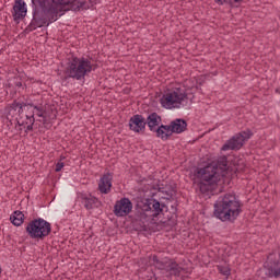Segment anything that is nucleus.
I'll list each match as a JSON object with an SVG mask.
<instances>
[{
	"label": "nucleus",
	"mask_w": 280,
	"mask_h": 280,
	"mask_svg": "<svg viewBox=\"0 0 280 280\" xmlns=\"http://www.w3.org/2000/svg\"><path fill=\"white\" fill-rule=\"evenodd\" d=\"M69 0H32L33 19L28 25L30 32L38 27H49L50 23L58 21V10L67 5Z\"/></svg>",
	"instance_id": "obj_1"
},
{
	"label": "nucleus",
	"mask_w": 280,
	"mask_h": 280,
	"mask_svg": "<svg viewBox=\"0 0 280 280\" xmlns=\"http://www.w3.org/2000/svg\"><path fill=\"white\" fill-rule=\"evenodd\" d=\"M213 215L221 222H235L242 213V203L237 200L235 194H225L220 196L214 202Z\"/></svg>",
	"instance_id": "obj_2"
},
{
	"label": "nucleus",
	"mask_w": 280,
	"mask_h": 280,
	"mask_svg": "<svg viewBox=\"0 0 280 280\" xmlns=\"http://www.w3.org/2000/svg\"><path fill=\"white\" fill-rule=\"evenodd\" d=\"M92 71H95V68L91 59L72 57L68 62L66 75L62 77V80H69V78H72V80H84Z\"/></svg>",
	"instance_id": "obj_3"
},
{
	"label": "nucleus",
	"mask_w": 280,
	"mask_h": 280,
	"mask_svg": "<svg viewBox=\"0 0 280 280\" xmlns=\"http://www.w3.org/2000/svg\"><path fill=\"white\" fill-rule=\"evenodd\" d=\"M198 174L201 175V180L197 184L200 194H203L205 196H210V194H213V191H215L218 183H220L218 175L213 173V168L211 167L200 168Z\"/></svg>",
	"instance_id": "obj_4"
},
{
	"label": "nucleus",
	"mask_w": 280,
	"mask_h": 280,
	"mask_svg": "<svg viewBox=\"0 0 280 280\" xmlns=\"http://www.w3.org/2000/svg\"><path fill=\"white\" fill-rule=\"evenodd\" d=\"M189 100V93L185 86L175 88L172 92L166 93L160 100L163 108H180L183 102Z\"/></svg>",
	"instance_id": "obj_5"
},
{
	"label": "nucleus",
	"mask_w": 280,
	"mask_h": 280,
	"mask_svg": "<svg viewBox=\"0 0 280 280\" xmlns=\"http://www.w3.org/2000/svg\"><path fill=\"white\" fill-rule=\"evenodd\" d=\"M26 233L31 240H45L51 233V223L43 218L34 219L27 224Z\"/></svg>",
	"instance_id": "obj_6"
},
{
	"label": "nucleus",
	"mask_w": 280,
	"mask_h": 280,
	"mask_svg": "<svg viewBox=\"0 0 280 280\" xmlns=\"http://www.w3.org/2000/svg\"><path fill=\"white\" fill-rule=\"evenodd\" d=\"M152 261L155 268L161 270L163 275H166V277H180V273L183 272V267H180V265H178L174 259H159V256L154 255L152 257Z\"/></svg>",
	"instance_id": "obj_7"
},
{
	"label": "nucleus",
	"mask_w": 280,
	"mask_h": 280,
	"mask_svg": "<svg viewBox=\"0 0 280 280\" xmlns=\"http://www.w3.org/2000/svg\"><path fill=\"white\" fill-rule=\"evenodd\" d=\"M165 203H161L156 199H145L141 206L143 213L149 218H159L163 213Z\"/></svg>",
	"instance_id": "obj_8"
},
{
	"label": "nucleus",
	"mask_w": 280,
	"mask_h": 280,
	"mask_svg": "<svg viewBox=\"0 0 280 280\" xmlns=\"http://www.w3.org/2000/svg\"><path fill=\"white\" fill-rule=\"evenodd\" d=\"M132 211V201L129 198H121L117 200L114 206V214L117 218H126Z\"/></svg>",
	"instance_id": "obj_9"
},
{
	"label": "nucleus",
	"mask_w": 280,
	"mask_h": 280,
	"mask_svg": "<svg viewBox=\"0 0 280 280\" xmlns=\"http://www.w3.org/2000/svg\"><path fill=\"white\" fill-rule=\"evenodd\" d=\"M206 167H211L212 173H214L217 175L218 179L220 180V178H222V176H224V172H226L229 170V160H228L226 155H223L218 159L217 163H214L212 165H208Z\"/></svg>",
	"instance_id": "obj_10"
},
{
	"label": "nucleus",
	"mask_w": 280,
	"mask_h": 280,
	"mask_svg": "<svg viewBox=\"0 0 280 280\" xmlns=\"http://www.w3.org/2000/svg\"><path fill=\"white\" fill-rule=\"evenodd\" d=\"M244 148V139H242V135H235L230 140H228L221 148L223 152L229 150H242Z\"/></svg>",
	"instance_id": "obj_11"
},
{
	"label": "nucleus",
	"mask_w": 280,
	"mask_h": 280,
	"mask_svg": "<svg viewBox=\"0 0 280 280\" xmlns=\"http://www.w3.org/2000/svg\"><path fill=\"white\" fill-rule=\"evenodd\" d=\"M129 130H132V132H143L145 130V118L143 115L136 114L129 119Z\"/></svg>",
	"instance_id": "obj_12"
},
{
	"label": "nucleus",
	"mask_w": 280,
	"mask_h": 280,
	"mask_svg": "<svg viewBox=\"0 0 280 280\" xmlns=\"http://www.w3.org/2000/svg\"><path fill=\"white\" fill-rule=\"evenodd\" d=\"M13 16L14 21L27 16V4H25L24 0H15L13 5Z\"/></svg>",
	"instance_id": "obj_13"
},
{
	"label": "nucleus",
	"mask_w": 280,
	"mask_h": 280,
	"mask_svg": "<svg viewBox=\"0 0 280 280\" xmlns=\"http://www.w3.org/2000/svg\"><path fill=\"white\" fill-rule=\"evenodd\" d=\"M113 187V175L110 173L104 174L98 183V191L101 194H110Z\"/></svg>",
	"instance_id": "obj_14"
},
{
	"label": "nucleus",
	"mask_w": 280,
	"mask_h": 280,
	"mask_svg": "<svg viewBox=\"0 0 280 280\" xmlns=\"http://www.w3.org/2000/svg\"><path fill=\"white\" fill-rule=\"evenodd\" d=\"M163 119L161 118V115H159L156 112H153L148 115L147 118H144V124L148 126L149 130L153 132V130H156L159 126H161V122Z\"/></svg>",
	"instance_id": "obj_15"
},
{
	"label": "nucleus",
	"mask_w": 280,
	"mask_h": 280,
	"mask_svg": "<svg viewBox=\"0 0 280 280\" xmlns=\"http://www.w3.org/2000/svg\"><path fill=\"white\" fill-rule=\"evenodd\" d=\"M168 128L172 135H180L182 132H185V130H187V120L183 118H176L175 120L171 121Z\"/></svg>",
	"instance_id": "obj_16"
},
{
	"label": "nucleus",
	"mask_w": 280,
	"mask_h": 280,
	"mask_svg": "<svg viewBox=\"0 0 280 280\" xmlns=\"http://www.w3.org/2000/svg\"><path fill=\"white\" fill-rule=\"evenodd\" d=\"M152 132H155V137H158V139H162V141H167V139L173 135L168 125H160Z\"/></svg>",
	"instance_id": "obj_17"
},
{
	"label": "nucleus",
	"mask_w": 280,
	"mask_h": 280,
	"mask_svg": "<svg viewBox=\"0 0 280 280\" xmlns=\"http://www.w3.org/2000/svg\"><path fill=\"white\" fill-rule=\"evenodd\" d=\"M66 5H70L73 12H80L81 10H91V5L86 4V0H68Z\"/></svg>",
	"instance_id": "obj_18"
},
{
	"label": "nucleus",
	"mask_w": 280,
	"mask_h": 280,
	"mask_svg": "<svg viewBox=\"0 0 280 280\" xmlns=\"http://www.w3.org/2000/svg\"><path fill=\"white\" fill-rule=\"evenodd\" d=\"M81 202L88 211H91V209H93V207H95V205H97V198H95L91 195L89 197L88 196H82L81 197Z\"/></svg>",
	"instance_id": "obj_19"
},
{
	"label": "nucleus",
	"mask_w": 280,
	"mask_h": 280,
	"mask_svg": "<svg viewBox=\"0 0 280 280\" xmlns=\"http://www.w3.org/2000/svg\"><path fill=\"white\" fill-rule=\"evenodd\" d=\"M10 220L14 226H21V224H23V222H25V214H23V212L16 210L11 214Z\"/></svg>",
	"instance_id": "obj_20"
},
{
	"label": "nucleus",
	"mask_w": 280,
	"mask_h": 280,
	"mask_svg": "<svg viewBox=\"0 0 280 280\" xmlns=\"http://www.w3.org/2000/svg\"><path fill=\"white\" fill-rule=\"evenodd\" d=\"M161 194H165L167 198H172L173 196H176V185H165L164 187L158 188Z\"/></svg>",
	"instance_id": "obj_21"
},
{
	"label": "nucleus",
	"mask_w": 280,
	"mask_h": 280,
	"mask_svg": "<svg viewBox=\"0 0 280 280\" xmlns=\"http://www.w3.org/2000/svg\"><path fill=\"white\" fill-rule=\"evenodd\" d=\"M266 275H268V277H275V279H279V277H280V266H279V262L273 264V266H270L267 269Z\"/></svg>",
	"instance_id": "obj_22"
},
{
	"label": "nucleus",
	"mask_w": 280,
	"mask_h": 280,
	"mask_svg": "<svg viewBox=\"0 0 280 280\" xmlns=\"http://www.w3.org/2000/svg\"><path fill=\"white\" fill-rule=\"evenodd\" d=\"M18 115H23V108L27 106V103H20L13 101L12 104L9 105Z\"/></svg>",
	"instance_id": "obj_23"
},
{
	"label": "nucleus",
	"mask_w": 280,
	"mask_h": 280,
	"mask_svg": "<svg viewBox=\"0 0 280 280\" xmlns=\"http://www.w3.org/2000/svg\"><path fill=\"white\" fill-rule=\"evenodd\" d=\"M19 126H34L36 124V118H34V112L32 115H26V120L25 121H18Z\"/></svg>",
	"instance_id": "obj_24"
},
{
	"label": "nucleus",
	"mask_w": 280,
	"mask_h": 280,
	"mask_svg": "<svg viewBox=\"0 0 280 280\" xmlns=\"http://www.w3.org/2000/svg\"><path fill=\"white\" fill-rule=\"evenodd\" d=\"M236 135H241V137L243 139V143H244V142L248 141V139H250V137H253V131L250 129H246Z\"/></svg>",
	"instance_id": "obj_25"
},
{
	"label": "nucleus",
	"mask_w": 280,
	"mask_h": 280,
	"mask_svg": "<svg viewBox=\"0 0 280 280\" xmlns=\"http://www.w3.org/2000/svg\"><path fill=\"white\" fill-rule=\"evenodd\" d=\"M34 115H37V117H43L44 120H43V124H47V119H45V115L43 113H45V109H43V107L40 106H34Z\"/></svg>",
	"instance_id": "obj_26"
},
{
	"label": "nucleus",
	"mask_w": 280,
	"mask_h": 280,
	"mask_svg": "<svg viewBox=\"0 0 280 280\" xmlns=\"http://www.w3.org/2000/svg\"><path fill=\"white\" fill-rule=\"evenodd\" d=\"M5 113H7V119H14V117H16V115H19L14 109H12L10 106H8L5 108Z\"/></svg>",
	"instance_id": "obj_27"
},
{
	"label": "nucleus",
	"mask_w": 280,
	"mask_h": 280,
	"mask_svg": "<svg viewBox=\"0 0 280 280\" xmlns=\"http://www.w3.org/2000/svg\"><path fill=\"white\" fill-rule=\"evenodd\" d=\"M218 270L224 277H229V275H231V269H229L228 267L218 266Z\"/></svg>",
	"instance_id": "obj_28"
},
{
	"label": "nucleus",
	"mask_w": 280,
	"mask_h": 280,
	"mask_svg": "<svg viewBox=\"0 0 280 280\" xmlns=\"http://www.w3.org/2000/svg\"><path fill=\"white\" fill-rule=\"evenodd\" d=\"M62 167H65V162H62V161L57 162L55 172H62Z\"/></svg>",
	"instance_id": "obj_29"
},
{
	"label": "nucleus",
	"mask_w": 280,
	"mask_h": 280,
	"mask_svg": "<svg viewBox=\"0 0 280 280\" xmlns=\"http://www.w3.org/2000/svg\"><path fill=\"white\" fill-rule=\"evenodd\" d=\"M214 3H218V5H224V3L233 4V0H214Z\"/></svg>",
	"instance_id": "obj_30"
},
{
	"label": "nucleus",
	"mask_w": 280,
	"mask_h": 280,
	"mask_svg": "<svg viewBox=\"0 0 280 280\" xmlns=\"http://www.w3.org/2000/svg\"><path fill=\"white\" fill-rule=\"evenodd\" d=\"M25 132H32L34 130V125H24Z\"/></svg>",
	"instance_id": "obj_31"
},
{
	"label": "nucleus",
	"mask_w": 280,
	"mask_h": 280,
	"mask_svg": "<svg viewBox=\"0 0 280 280\" xmlns=\"http://www.w3.org/2000/svg\"><path fill=\"white\" fill-rule=\"evenodd\" d=\"M14 85H15L18 89H21V88H23V82H21V80L16 79V81L14 82Z\"/></svg>",
	"instance_id": "obj_32"
},
{
	"label": "nucleus",
	"mask_w": 280,
	"mask_h": 280,
	"mask_svg": "<svg viewBox=\"0 0 280 280\" xmlns=\"http://www.w3.org/2000/svg\"><path fill=\"white\" fill-rule=\"evenodd\" d=\"M26 104V106H31V108H34V106H36V105H34V103H25Z\"/></svg>",
	"instance_id": "obj_33"
},
{
	"label": "nucleus",
	"mask_w": 280,
	"mask_h": 280,
	"mask_svg": "<svg viewBox=\"0 0 280 280\" xmlns=\"http://www.w3.org/2000/svg\"><path fill=\"white\" fill-rule=\"evenodd\" d=\"M233 1H234V3H240V1H242V0H232V3H233Z\"/></svg>",
	"instance_id": "obj_34"
},
{
	"label": "nucleus",
	"mask_w": 280,
	"mask_h": 280,
	"mask_svg": "<svg viewBox=\"0 0 280 280\" xmlns=\"http://www.w3.org/2000/svg\"><path fill=\"white\" fill-rule=\"evenodd\" d=\"M0 275H1V266H0Z\"/></svg>",
	"instance_id": "obj_35"
}]
</instances>
